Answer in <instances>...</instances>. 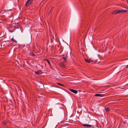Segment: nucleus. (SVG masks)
<instances>
[{"label": "nucleus", "mask_w": 128, "mask_h": 128, "mask_svg": "<svg viewBox=\"0 0 128 128\" xmlns=\"http://www.w3.org/2000/svg\"><path fill=\"white\" fill-rule=\"evenodd\" d=\"M127 10H117L113 11L112 13V14H120L122 13H124L127 12Z\"/></svg>", "instance_id": "1"}, {"label": "nucleus", "mask_w": 128, "mask_h": 128, "mask_svg": "<svg viewBox=\"0 0 128 128\" xmlns=\"http://www.w3.org/2000/svg\"><path fill=\"white\" fill-rule=\"evenodd\" d=\"M32 2V0H28L26 2V6H29L31 4Z\"/></svg>", "instance_id": "2"}, {"label": "nucleus", "mask_w": 128, "mask_h": 128, "mask_svg": "<svg viewBox=\"0 0 128 128\" xmlns=\"http://www.w3.org/2000/svg\"><path fill=\"white\" fill-rule=\"evenodd\" d=\"M69 90L75 94H76L78 93V91L77 90L72 89H70Z\"/></svg>", "instance_id": "3"}, {"label": "nucleus", "mask_w": 128, "mask_h": 128, "mask_svg": "<svg viewBox=\"0 0 128 128\" xmlns=\"http://www.w3.org/2000/svg\"><path fill=\"white\" fill-rule=\"evenodd\" d=\"M63 59L64 60V62L66 63L67 61V59L66 58V56H64L62 57Z\"/></svg>", "instance_id": "4"}, {"label": "nucleus", "mask_w": 128, "mask_h": 128, "mask_svg": "<svg viewBox=\"0 0 128 128\" xmlns=\"http://www.w3.org/2000/svg\"><path fill=\"white\" fill-rule=\"evenodd\" d=\"M59 66L61 67L64 68L65 66L64 63H60V64Z\"/></svg>", "instance_id": "5"}, {"label": "nucleus", "mask_w": 128, "mask_h": 128, "mask_svg": "<svg viewBox=\"0 0 128 128\" xmlns=\"http://www.w3.org/2000/svg\"><path fill=\"white\" fill-rule=\"evenodd\" d=\"M35 74H42V72L40 70H38L36 72H35Z\"/></svg>", "instance_id": "6"}, {"label": "nucleus", "mask_w": 128, "mask_h": 128, "mask_svg": "<svg viewBox=\"0 0 128 128\" xmlns=\"http://www.w3.org/2000/svg\"><path fill=\"white\" fill-rule=\"evenodd\" d=\"M103 94H96L95 95V96H103Z\"/></svg>", "instance_id": "7"}, {"label": "nucleus", "mask_w": 128, "mask_h": 128, "mask_svg": "<svg viewBox=\"0 0 128 128\" xmlns=\"http://www.w3.org/2000/svg\"><path fill=\"white\" fill-rule=\"evenodd\" d=\"M84 60L86 62L88 63H90L92 62L91 60L88 59H85Z\"/></svg>", "instance_id": "8"}, {"label": "nucleus", "mask_w": 128, "mask_h": 128, "mask_svg": "<svg viewBox=\"0 0 128 128\" xmlns=\"http://www.w3.org/2000/svg\"><path fill=\"white\" fill-rule=\"evenodd\" d=\"M105 110L106 112H109L110 111V109L108 108H105Z\"/></svg>", "instance_id": "9"}, {"label": "nucleus", "mask_w": 128, "mask_h": 128, "mask_svg": "<svg viewBox=\"0 0 128 128\" xmlns=\"http://www.w3.org/2000/svg\"><path fill=\"white\" fill-rule=\"evenodd\" d=\"M82 125L84 126H89L90 127L92 126L91 125L87 124H82Z\"/></svg>", "instance_id": "10"}, {"label": "nucleus", "mask_w": 128, "mask_h": 128, "mask_svg": "<svg viewBox=\"0 0 128 128\" xmlns=\"http://www.w3.org/2000/svg\"><path fill=\"white\" fill-rule=\"evenodd\" d=\"M30 55L32 56H35V55L34 54V53L32 52H30Z\"/></svg>", "instance_id": "11"}, {"label": "nucleus", "mask_w": 128, "mask_h": 128, "mask_svg": "<svg viewBox=\"0 0 128 128\" xmlns=\"http://www.w3.org/2000/svg\"><path fill=\"white\" fill-rule=\"evenodd\" d=\"M11 41L14 42H15L16 43L17 42V41L15 40L13 38H12L11 40Z\"/></svg>", "instance_id": "12"}, {"label": "nucleus", "mask_w": 128, "mask_h": 128, "mask_svg": "<svg viewBox=\"0 0 128 128\" xmlns=\"http://www.w3.org/2000/svg\"><path fill=\"white\" fill-rule=\"evenodd\" d=\"M47 62L49 64L50 66V67H51V65L50 64V60H48L47 61Z\"/></svg>", "instance_id": "13"}, {"label": "nucleus", "mask_w": 128, "mask_h": 128, "mask_svg": "<svg viewBox=\"0 0 128 128\" xmlns=\"http://www.w3.org/2000/svg\"><path fill=\"white\" fill-rule=\"evenodd\" d=\"M6 123L7 122L6 121L2 122V124L4 125H6Z\"/></svg>", "instance_id": "14"}, {"label": "nucleus", "mask_w": 128, "mask_h": 128, "mask_svg": "<svg viewBox=\"0 0 128 128\" xmlns=\"http://www.w3.org/2000/svg\"><path fill=\"white\" fill-rule=\"evenodd\" d=\"M57 84H58L59 85V86H64V85L62 84H61L60 83H57Z\"/></svg>", "instance_id": "15"}, {"label": "nucleus", "mask_w": 128, "mask_h": 128, "mask_svg": "<svg viewBox=\"0 0 128 128\" xmlns=\"http://www.w3.org/2000/svg\"><path fill=\"white\" fill-rule=\"evenodd\" d=\"M14 32V30H10V32Z\"/></svg>", "instance_id": "16"}, {"label": "nucleus", "mask_w": 128, "mask_h": 128, "mask_svg": "<svg viewBox=\"0 0 128 128\" xmlns=\"http://www.w3.org/2000/svg\"><path fill=\"white\" fill-rule=\"evenodd\" d=\"M49 60L48 59L46 58V59H45L44 60L46 61H47L48 60Z\"/></svg>", "instance_id": "17"}, {"label": "nucleus", "mask_w": 128, "mask_h": 128, "mask_svg": "<svg viewBox=\"0 0 128 128\" xmlns=\"http://www.w3.org/2000/svg\"><path fill=\"white\" fill-rule=\"evenodd\" d=\"M52 8H51V10H50V12H49V13H50V12H51V10H52Z\"/></svg>", "instance_id": "18"}, {"label": "nucleus", "mask_w": 128, "mask_h": 128, "mask_svg": "<svg viewBox=\"0 0 128 128\" xmlns=\"http://www.w3.org/2000/svg\"><path fill=\"white\" fill-rule=\"evenodd\" d=\"M126 68H128V65L126 66Z\"/></svg>", "instance_id": "19"}, {"label": "nucleus", "mask_w": 128, "mask_h": 128, "mask_svg": "<svg viewBox=\"0 0 128 128\" xmlns=\"http://www.w3.org/2000/svg\"><path fill=\"white\" fill-rule=\"evenodd\" d=\"M127 118H128V117H124V118L125 119H128Z\"/></svg>", "instance_id": "20"}, {"label": "nucleus", "mask_w": 128, "mask_h": 128, "mask_svg": "<svg viewBox=\"0 0 128 128\" xmlns=\"http://www.w3.org/2000/svg\"><path fill=\"white\" fill-rule=\"evenodd\" d=\"M123 122L124 123V124H126V122H125V121H123Z\"/></svg>", "instance_id": "21"}, {"label": "nucleus", "mask_w": 128, "mask_h": 128, "mask_svg": "<svg viewBox=\"0 0 128 128\" xmlns=\"http://www.w3.org/2000/svg\"><path fill=\"white\" fill-rule=\"evenodd\" d=\"M44 0H43V1H44Z\"/></svg>", "instance_id": "22"}]
</instances>
